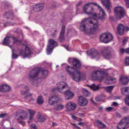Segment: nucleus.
I'll return each mask as SVG.
<instances>
[{
	"mask_svg": "<svg viewBox=\"0 0 129 129\" xmlns=\"http://www.w3.org/2000/svg\"><path fill=\"white\" fill-rule=\"evenodd\" d=\"M91 4H93L95 6H97L99 8H101V7L98 5L96 3H91L87 4L84 7L83 11L87 15L91 14L94 16H96L97 15L93 13V8L90 6V5Z\"/></svg>",
	"mask_w": 129,
	"mask_h": 129,
	"instance_id": "nucleus-7",
	"label": "nucleus"
},
{
	"mask_svg": "<svg viewBox=\"0 0 129 129\" xmlns=\"http://www.w3.org/2000/svg\"><path fill=\"white\" fill-rule=\"evenodd\" d=\"M118 104L116 102H114L112 104L114 106H116L118 105Z\"/></svg>",
	"mask_w": 129,
	"mask_h": 129,
	"instance_id": "nucleus-57",
	"label": "nucleus"
},
{
	"mask_svg": "<svg viewBox=\"0 0 129 129\" xmlns=\"http://www.w3.org/2000/svg\"><path fill=\"white\" fill-rule=\"evenodd\" d=\"M125 52L129 54V48L125 49Z\"/></svg>",
	"mask_w": 129,
	"mask_h": 129,
	"instance_id": "nucleus-56",
	"label": "nucleus"
},
{
	"mask_svg": "<svg viewBox=\"0 0 129 129\" xmlns=\"http://www.w3.org/2000/svg\"><path fill=\"white\" fill-rule=\"evenodd\" d=\"M4 16L8 20H12L13 19L14 17L13 13L11 11L5 12L4 14Z\"/></svg>",
	"mask_w": 129,
	"mask_h": 129,
	"instance_id": "nucleus-20",
	"label": "nucleus"
},
{
	"mask_svg": "<svg viewBox=\"0 0 129 129\" xmlns=\"http://www.w3.org/2000/svg\"><path fill=\"white\" fill-rule=\"evenodd\" d=\"M129 127V118H125L123 119L118 124L117 129H127Z\"/></svg>",
	"mask_w": 129,
	"mask_h": 129,
	"instance_id": "nucleus-9",
	"label": "nucleus"
},
{
	"mask_svg": "<svg viewBox=\"0 0 129 129\" xmlns=\"http://www.w3.org/2000/svg\"><path fill=\"white\" fill-rule=\"evenodd\" d=\"M95 100L97 102H98L100 101L98 97L96 98Z\"/></svg>",
	"mask_w": 129,
	"mask_h": 129,
	"instance_id": "nucleus-62",
	"label": "nucleus"
},
{
	"mask_svg": "<svg viewBox=\"0 0 129 129\" xmlns=\"http://www.w3.org/2000/svg\"><path fill=\"white\" fill-rule=\"evenodd\" d=\"M39 72L42 75V78H43L45 77L48 74V71L47 70H41L40 68Z\"/></svg>",
	"mask_w": 129,
	"mask_h": 129,
	"instance_id": "nucleus-31",
	"label": "nucleus"
},
{
	"mask_svg": "<svg viewBox=\"0 0 129 129\" xmlns=\"http://www.w3.org/2000/svg\"><path fill=\"white\" fill-rule=\"evenodd\" d=\"M122 94L127 97L125 98L126 104L129 106V87H125L121 89Z\"/></svg>",
	"mask_w": 129,
	"mask_h": 129,
	"instance_id": "nucleus-13",
	"label": "nucleus"
},
{
	"mask_svg": "<svg viewBox=\"0 0 129 129\" xmlns=\"http://www.w3.org/2000/svg\"><path fill=\"white\" fill-rule=\"evenodd\" d=\"M8 25H9L8 23H7V22L6 23H4V27H6Z\"/></svg>",
	"mask_w": 129,
	"mask_h": 129,
	"instance_id": "nucleus-60",
	"label": "nucleus"
},
{
	"mask_svg": "<svg viewBox=\"0 0 129 129\" xmlns=\"http://www.w3.org/2000/svg\"><path fill=\"white\" fill-rule=\"evenodd\" d=\"M78 124L81 125H84V123L82 122H80L78 123Z\"/></svg>",
	"mask_w": 129,
	"mask_h": 129,
	"instance_id": "nucleus-61",
	"label": "nucleus"
},
{
	"mask_svg": "<svg viewBox=\"0 0 129 129\" xmlns=\"http://www.w3.org/2000/svg\"><path fill=\"white\" fill-rule=\"evenodd\" d=\"M125 27L123 25L120 23L118 25L117 30L118 33L120 35H122L124 31Z\"/></svg>",
	"mask_w": 129,
	"mask_h": 129,
	"instance_id": "nucleus-25",
	"label": "nucleus"
},
{
	"mask_svg": "<svg viewBox=\"0 0 129 129\" xmlns=\"http://www.w3.org/2000/svg\"><path fill=\"white\" fill-rule=\"evenodd\" d=\"M60 99L58 95H54L50 97L48 100V103L50 105H53L57 103L58 101Z\"/></svg>",
	"mask_w": 129,
	"mask_h": 129,
	"instance_id": "nucleus-15",
	"label": "nucleus"
},
{
	"mask_svg": "<svg viewBox=\"0 0 129 129\" xmlns=\"http://www.w3.org/2000/svg\"><path fill=\"white\" fill-rule=\"evenodd\" d=\"M99 16L98 19H100L102 21H104L106 19V15L104 10L101 8L100 10Z\"/></svg>",
	"mask_w": 129,
	"mask_h": 129,
	"instance_id": "nucleus-19",
	"label": "nucleus"
},
{
	"mask_svg": "<svg viewBox=\"0 0 129 129\" xmlns=\"http://www.w3.org/2000/svg\"><path fill=\"white\" fill-rule=\"evenodd\" d=\"M83 93L84 96H88L90 94V93L87 90L85 89H83Z\"/></svg>",
	"mask_w": 129,
	"mask_h": 129,
	"instance_id": "nucleus-39",
	"label": "nucleus"
},
{
	"mask_svg": "<svg viewBox=\"0 0 129 129\" xmlns=\"http://www.w3.org/2000/svg\"><path fill=\"white\" fill-rule=\"evenodd\" d=\"M66 70L69 75L72 76L73 80L76 82L86 79L85 74H82L79 70H76L72 66H68L66 67Z\"/></svg>",
	"mask_w": 129,
	"mask_h": 129,
	"instance_id": "nucleus-2",
	"label": "nucleus"
},
{
	"mask_svg": "<svg viewBox=\"0 0 129 129\" xmlns=\"http://www.w3.org/2000/svg\"><path fill=\"white\" fill-rule=\"evenodd\" d=\"M62 46L64 47L67 50H69L68 47L67 45H63Z\"/></svg>",
	"mask_w": 129,
	"mask_h": 129,
	"instance_id": "nucleus-54",
	"label": "nucleus"
},
{
	"mask_svg": "<svg viewBox=\"0 0 129 129\" xmlns=\"http://www.w3.org/2000/svg\"><path fill=\"white\" fill-rule=\"evenodd\" d=\"M57 85V87L53 88L52 90V91L57 90L59 92H62V90L65 89L67 86V84L62 81L58 82Z\"/></svg>",
	"mask_w": 129,
	"mask_h": 129,
	"instance_id": "nucleus-12",
	"label": "nucleus"
},
{
	"mask_svg": "<svg viewBox=\"0 0 129 129\" xmlns=\"http://www.w3.org/2000/svg\"><path fill=\"white\" fill-rule=\"evenodd\" d=\"M112 49L110 47H104L102 50V53L104 57L106 59H109L111 57V51Z\"/></svg>",
	"mask_w": 129,
	"mask_h": 129,
	"instance_id": "nucleus-11",
	"label": "nucleus"
},
{
	"mask_svg": "<svg viewBox=\"0 0 129 129\" xmlns=\"http://www.w3.org/2000/svg\"><path fill=\"white\" fill-rule=\"evenodd\" d=\"M28 111L30 114L29 120H30L33 119V116L35 114V112L34 111L30 110L29 109H28Z\"/></svg>",
	"mask_w": 129,
	"mask_h": 129,
	"instance_id": "nucleus-34",
	"label": "nucleus"
},
{
	"mask_svg": "<svg viewBox=\"0 0 129 129\" xmlns=\"http://www.w3.org/2000/svg\"><path fill=\"white\" fill-rule=\"evenodd\" d=\"M31 127L33 129H37L36 125L35 124H32L30 125Z\"/></svg>",
	"mask_w": 129,
	"mask_h": 129,
	"instance_id": "nucleus-49",
	"label": "nucleus"
},
{
	"mask_svg": "<svg viewBox=\"0 0 129 129\" xmlns=\"http://www.w3.org/2000/svg\"><path fill=\"white\" fill-rule=\"evenodd\" d=\"M125 52V49L124 50L123 48H122L120 49V52L121 53H123Z\"/></svg>",
	"mask_w": 129,
	"mask_h": 129,
	"instance_id": "nucleus-46",
	"label": "nucleus"
},
{
	"mask_svg": "<svg viewBox=\"0 0 129 129\" xmlns=\"http://www.w3.org/2000/svg\"><path fill=\"white\" fill-rule=\"evenodd\" d=\"M95 18H89L84 20L82 21L80 24V29L82 31H84L85 33H88L89 29L87 28L86 25L88 24L92 26L91 28H90V30L92 29L95 30L97 29L99 27V24L98 20Z\"/></svg>",
	"mask_w": 129,
	"mask_h": 129,
	"instance_id": "nucleus-1",
	"label": "nucleus"
},
{
	"mask_svg": "<svg viewBox=\"0 0 129 129\" xmlns=\"http://www.w3.org/2000/svg\"><path fill=\"white\" fill-rule=\"evenodd\" d=\"M125 62L126 66H129V56L125 58Z\"/></svg>",
	"mask_w": 129,
	"mask_h": 129,
	"instance_id": "nucleus-40",
	"label": "nucleus"
},
{
	"mask_svg": "<svg viewBox=\"0 0 129 129\" xmlns=\"http://www.w3.org/2000/svg\"><path fill=\"white\" fill-rule=\"evenodd\" d=\"M87 54H89L93 58H100V55L96 50L94 48L91 49L90 51L87 52Z\"/></svg>",
	"mask_w": 129,
	"mask_h": 129,
	"instance_id": "nucleus-16",
	"label": "nucleus"
},
{
	"mask_svg": "<svg viewBox=\"0 0 129 129\" xmlns=\"http://www.w3.org/2000/svg\"><path fill=\"white\" fill-rule=\"evenodd\" d=\"M122 111L124 113H125L128 110V108L126 107H124L122 108Z\"/></svg>",
	"mask_w": 129,
	"mask_h": 129,
	"instance_id": "nucleus-42",
	"label": "nucleus"
},
{
	"mask_svg": "<svg viewBox=\"0 0 129 129\" xmlns=\"http://www.w3.org/2000/svg\"><path fill=\"white\" fill-rule=\"evenodd\" d=\"M40 71V68H35L31 70L29 73V81L32 84L36 86H37V85L35 84V83H37L36 78L38 76Z\"/></svg>",
	"mask_w": 129,
	"mask_h": 129,
	"instance_id": "nucleus-4",
	"label": "nucleus"
},
{
	"mask_svg": "<svg viewBox=\"0 0 129 129\" xmlns=\"http://www.w3.org/2000/svg\"><path fill=\"white\" fill-rule=\"evenodd\" d=\"M62 46L64 47L67 50H69L68 47L67 45H63Z\"/></svg>",
	"mask_w": 129,
	"mask_h": 129,
	"instance_id": "nucleus-53",
	"label": "nucleus"
},
{
	"mask_svg": "<svg viewBox=\"0 0 129 129\" xmlns=\"http://www.w3.org/2000/svg\"><path fill=\"white\" fill-rule=\"evenodd\" d=\"M10 90V87L7 85H3L0 86V91L6 92L9 91Z\"/></svg>",
	"mask_w": 129,
	"mask_h": 129,
	"instance_id": "nucleus-27",
	"label": "nucleus"
},
{
	"mask_svg": "<svg viewBox=\"0 0 129 129\" xmlns=\"http://www.w3.org/2000/svg\"><path fill=\"white\" fill-rule=\"evenodd\" d=\"M96 123L97 126L100 128H104L106 127V125L101 121L97 120L96 121Z\"/></svg>",
	"mask_w": 129,
	"mask_h": 129,
	"instance_id": "nucleus-30",
	"label": "nucleus"
},
{
	"mask_svg": "<svg viewBox=\"0 0 129 129\" xmlns=\"http://www.w3.org/2000/svg\"><path fill=\"white\" fill-rule=\"evenodd\" d=\"M51 36L53 38L55 37L56 36V34L55 33H52L51 34Z\"/></svg>",
	"mask_w": 129,
	"mask_h": 129,
	"instance_id": "nucleus-47",
	"label": "nucleus"
},
{
	"mask_svg": "<svg viewBox=\"0 0 129 129\" xmlns=\"http://www.w3.org/2000/svg\"><path fill=\"white\" fill-rule=\"evenodd\" d=\"M92 78L94 80H97L101 81L104 79L111 81H112L115 79L108 76V74L104 72L97 70L94 72L92 74Z\"/></svg>",
	"mask_w": 129,
	"mask_h": 129,
	"instance_id": "nucleus-3",
	"label": "nucleus"
},
{
	"mask_svg": "<svg viewBox=\"0 0 129 129\" xmlns=\"http://www.w3.org/2000/svg\"><path fill=\"white\" fill-rule=\"evenodd\" d=\"M7 113H5L3 114H0V118H3L7 116Z\"/></svg>",
	"mask_w": 129,
	"mask_h": 129,
	"instance_id": "nucleus-43",
	"label": "nucleus"
},
{
	"mask_svg": "<svg viewBox=\"0 0 129 129\" xmlns=\"http://www.w3.org/2000/svg\"><path fill=\"white\" fill-rule=\"evenodd\" d=\"M38 121L41 122H43L45 120V117L42 115H39L37 117Z\"/></svg>",
	"mask_w": 129,
	"mask_h": 129,
	"instance_id": "nucleus-35",
	"label": "nucleus"
},
{
	"mask_svg": "<svg viewBox=\"0 0 129 129\" xmlns=\"http://www.w3.org/2000/svg\"><path fill=\"white\" fill-rule=\"evenodd\" d=\"M72 63L73 67L76 68L80 69L82 66V64L81 62L78 59L74 58L72 61Z\"/></svg>",
	"mask_w": 129,
	"mask_h": 129,
	"instance_id": "nucleus-24",
	"label": "nucleus"
},
{
	"mask_svg": "<svg viewBox=\"0 0 129 129\" xmlns=\"http://www.w3.org/2000/svg\"><path fill=\"white\" fill-rule=\"evenodd\" d=\"M64 94L67 99H71L74 95V93L70 90H68L64 92Z\"/></svg>",
	"mask_w": 129,
	"mask_h": 129,
	"instance_id": "nucleus-29",
	"label": "nucleus"
},
{
	"mask_svg": "<svg viewBox=\"0 0 129 129\" xmlns=\"http://www.w3.org/2000/svg\"><path fill=\"white\" fill-rule=\"evenodd\" d=\"M120 81L122 82V84L125 85L128 83L129 81V79L128 77L127 76H121L120 77Z\"/></svg>",
	"mask_w": 129,
	"mask_h": 129,
	"instance_id": "nucleus-28",
	"label": "nucleus"
},
{
	"mask_svg": "<svg viewBox=\"0 0 129 129\" xmlns=\"http://www.w3.org/2000/svg\"><path fill=\"white\" fill-rule=\"evenodd\" d=\"M102 2L106 8L108 10L110 9L111 6L109 0H101Z\"/></svg>",
	"mask_w": 129,
	"mask_h": 129,
	"instance_id": "nucleus-26",
	"label": "nucleus"
},
{
	"mask_svg": "<svg viewBox=\"0 0 129 129\" xmlns=\"http://www.w3.org/2000/svg\"><path fill=\"white\" fill-rule=\"evenodd\" d=\"M65 26L63 25L62 27L61 30L60 34L59 37V41L61 42H64L65 41L64 34L65 31Z\"/></svg>",
	"mask_w": 129,
	"mask_h": 129,
	"instance_id": "nucleus-22",
	"label": "nucleus"
},
{
	"mask_svg": "<svg viewBox=\"0 0 129 129\" xmlns=\"http://www.w3.org/2000/svg\"><path fill=\"white\" fill-rule=\"evenodd\" d=\"M44 7V4L43 3L38 4L33 6V10L36 12H38L42 10Z\"/></svg>",
	"mask_w": 129,
	"mask_h": 129,
	"instance_id": "nucleus-23",
	"label": "nucleus"
},
{
	"mask_svg": "<svg viewBox=\"0 0 129 129\" xmlns=\"http://www.w3.org/2000/svg\"><path fill=\"white\" fill-rule=\"evenodd\" d=\"M72 118H73L75 120L76 119V117H75V116H72Z\"/></svg>",
	"mask_w": 129,
	"mask_h": 129,
	"instance_id": "nucleus-64",
	"label": "nucleus"
},
{
	"mask_svg": "<svg viewBox=\"0 0 129 129\" xmlns=\"http://www.w3.org/2000/svg\"><path fill=\"white\" fill-rule=\"evenodd\" d=\"M114 87V86H109L105 87V89L108 92H111L112 90Z\"/></svg>",
	"mask_w": 129,
	"mask_h": 129,
	"instance_id": "nucleus-37",
	"label": "nucleus"
},
{
	"mask_svg": "<svg viewBox=\"0 0 129 129\" xmlns=\"http://www.w3.org/2000/svg\"><path fill=\"white\" fill-rule=\"evenodd\" d=\"M125 29L127 31H129V27L128 26H126L125 27Z\"/></svg>",
	"mask_w": 129,
	"mask_h": 129,
	"instance_id": "nucleus-59",
	"label": "nucleus"
},
{
	"mask_svg": "<svg viewBox=\"0 0 129 129\" xmlns=\"http://www.w3.org/2000/svg\"><path fill=\"white\" fill-rule=\"evenodd\" d=\"M72 125L74 126L75 128L77 126L76 125L75 123H72Z\"/></svg>",
	"mask_w": 129,
	"mask_h": 129,
	"instance_id": "nucleus-63",
	"label": "nucleus"
},
{
	"mask_svg": "<svg viewBox=\"0 0 129 129\" xmlns=\"http://www.w3.org/2000/svg\"><path fill=\"white\" fill-rule=\"evenodd\" d=\"M32 95V94L30 93L28 94H27L25 96V97L26 98H27L28 96H31Z\"/></svg>",
	"mask_w": 129,
	"mask_h": 129,
	"instance_id": "nucleus-58",
	"label": "nucleus"
},
{
	"mask_svg": "<svg viewBox=\"0 0 129 129\" xmlns=\"http://www.w3.org/2000/svg\"><path fill=\"white\" fill-rule=\"evenodd\" d=\"M7 23H8L9 25H12L13 26L15 24V23L14 22L11 23L10 22L8 21L7 22Z\"/></svg>",
	"mask_w": 129,
	"mask_h": 129,
	"instance_id": "nucleus-48",
	"label": "nucleus"
},
{
	"mask_svg": "<svg viewBox=\"0 0 129 129\" xmlns=\"http://www.w3.org/2000/svg\"><path fill=\"white\" fill-rule=\"evenodd\" d=\"M37 103L39 104H42L43 102V100L41 96H39L37 99Z\"/></svg>",
	"mask_w": 129,
	"mask_h": 129,
	"instance_id": "nucleus-36",
	"label": "nucleus"
},
{
	"mask_svg": "<svg viewBox=\"0 0 129 129\" xmlns=\"http://www.w3.org/2000/svg\"><path fill=\"white\" fill-rule=\"evenodd\" d=\"M62 46L64 47L67 50H69L68 47L67 45H63Z\"/></svg>",
	"mask_w": 129,
	"mask_h": 129,
	"instance_id": "nucleus-55",
	"label": "nucleus"
},
{
	"mask_svg": "<svg viewBox=\"0 0 129 129\" xmlns=\"http://www.w3.org/2000/svg\"><path fill=\"white\" fill-rule=\"evenodd\" d=\"M22 114V115H20L19 118H16L17 119H20L22 120L25 119L27 117V113L25 112H24V110H20L18 111L16 114L17 115H18V114L21 115Z\"/></svg>",
	"mask_w": 129,
	"mask_h": 129,
	"instance_id": "nucleus-17",
	"label": "nucleus"
},
{
	"mask_svg": "<svg viewBox=\"0 0 129 129\" xmlns=\"http://www.w3.org/2000/svg\"><path fill=\"white\" fill-rule=\"evenodd\" d=\"M89 87L92 90L94 91L98 90L99 89V86L95 85L94 83L93 84L89 86Z\"/></svg>",
	"mask_w": 129,
	"mask_h": 129,
	"instance_id": "nucleus-33",
	"label": "nucleus"
},
{
	"mask_svg": "<svg viewBox=\"0 0 129 129\" xmlns=\"http://www.w3.org/2000/svg\"><path fill=\"white\" fill-rule=\"evenodd\" d=\"M29 88L28 86H25L24 87L23 90H21L20 93L22 95H24L27 93L29 90Z\"/></svg>",
	"mask_w": 129,
	"mask_h": 129,
	"instance_id": "nucleus-32",
	"label": "nucleus"
},
{
	"mask_svg": "<svg viewBox=\"0 0 129 129\" xmlns=\"http://www.w3.org/2000/svg\"><path fill=\"white\" fill-rule=\"evenodd\" d=\"M31 53V52L29 47L26 46L24 50H21L20 52V55L24 58L29 57Z\"/></svg>",
	"mask_w": 129,
	"mask_h": 129,
	"instance_id": "nucleus-14",
	"label": "nucleus"
},
{
	"mask_svg": "<svg viewBox=\"0 0 129 129\" xmlns=\"http://www.w3.org/2000/svg\"><path fill=\"white\" fill-rule=\"evenodd\" d=\"M115 17L117 20H120L125 16L126 12L124 9L121 6L116 7L114 10Z\"/></svg>",
	"mask_w": 129,
	"mask_h": 129,
	"instance_id": "nucleus-5",
	"label": "nucleus"
},
{
	"mask_svg": "<svg viewBox=\"0 0 129 129\" xmlns=\"http://www.w3.org/2000/svg\"><path fill=\"white\" fill-rule=\"evenodd\" d=\"M11 39L13 41V44L17 45L20 44L22 41L21 40L18 39L17 38L14 37L7 36L4 39L3 42V44L5 45L8 46L10 48L12 49V46H9L8 45L10 43V40Z\"/></svg>",
	"mask_w": 129,
	"mask_h": 129,
	"instance_id": "nucleus-6",
	"label": "nucleus"
},
{
	"mask_svg": "<svg viewBox=\"0 0 129 129\" xmlns=\"http://www.w3.org/2000/svg\"><path fill=\"white\" fill-rule=\"evenodd\" d=\"M18 123L19 124L22 125L23 126H24L25 125V122L24 121H20L18 122Z\"/></svg>",
	"mask_w": 129,
	"mask_h": 129,
	"instance_id": "nucleus-44",
	"label": "nucleus"
},
{
	"mask_svg": "<svg viewBox=\"0 0 129 129\" xmlns=\"http://www.w3.org/2000/svg\"><path fill=\"white\" fill-rule=\"evenodd\" d=\"M113 36L109 33H105L102 34L100 37V41L101 42L106 43H109L112 40Z\"/></svg>",
	"mask_w": 129,
	"mask_h": 129,
	"instance_id": "nucleus-8",
	"label": "nucleus"
},
{
	"mask_svg": "<svg viewBox=\"0 0 129 129\" xmlns=\"http://www.w3.org/2000/svg\"><path fill=\"white\" fill-rule=\"evenodd\" d=\"M112 108L111 107H109L106 108V111H111L112 110Z\"/></svg>",
	"mask_w": 129,
	"mask_h": 129,
	"instance_id": "nucleus-51",
	"label": "nucleus"
},
{
	"mask_svg": "<svg viewBox=\"0 0 129 129\" xmlns=\"http://www.w3.org/2000/svg\"><path fill=\"white\" fill-rule=\"evenodd\" d=\"M64 107V106L62 105H59L57 106V107L56 108V109L57 110H59L62 109Z\"/></svg>",
	"mask_w": 129,
	"mask_h": 129,
	"instance_id": "nucleus-41",
	"label": "nucleus"
},
{
	"mask_svg": "<svg viewBox=\"0 0 129 129\" xmlns=\"http://www.w3.org/2000/svg\"><path fill=\"white\" fill-rule=\"evenodd\" d=\"M126 1V6L127 8H129V0H125Z\"/></svg>",
	"mask_w": 129,
	"mask_h": 129,
	"instance_id": "nucleus-45",
	"label": "nucleus"
},
{
	"mask_svg": "<svg viewBox=\"0 0 129 129\" xmlns=\"http://www.w3.org/2000/svg\"><path fill=\"white\" fill-rule=\"evenodd\" d=\"M48 42L49 44L47 46V53L48 54H49L51 53L54 47L58 45V44L56 42L52 39L49 40Z\"/></svg>",
	"mask_w": 129,
	"mask_h": 129,
	"instance_id": "nucleus-10",
	"label": "nucleus"
},
{
	"mask_svg": "<svg viewBox=\"0 0 129 129\" xmlns=\"http://www.w3.org/2000/svg\"><path fill=\"white\" fill-rule=\"evenodd\" d=\"M82 2L81 1L78 2L76 6L77 7L81 5L82 4Z\"/></svg>",
	"mask_w": 129,
	"mask_h": 129,
	"instance_id": "nucleus-52",
	"label": "nucleus"
},
{
	"mask_svg": "<svg viewBox=\"0 0 129 129\" xmlns=\"http://www.w3.org/2000/svg\"><path fill=\"white\" fill-rule=\"evenodd\" d=\"M76 107V105L71 102H69L67 103L66 106L67 110L69 111L74 110Z\"/></svg>",
	"mask_w": 129,
	"mask_h": 129,
	"instance_id": "nucleus-18",
	"label": "nucleus"
},
{
	"mask_svg": "<svg viewBox=\"0 0 129 129\" xmlns=\"http://www.w3.org/2000/svg\"><path fill=\"white\" fill-rule=\"evenodd\" d=\"M14 49H12V59H16L19 56V55L16 54L14 53Z\"/></svg>",
	"mask_w": 129,
	"mask_h": 129,
	"instance_id": "nucleus-38",
	"label": "nucleus"
},
{
	"mask_svg": "<svg viewBox=\"0 0 129 129\" xmlns=\"http://www.w3.org/2000/svg\"><path fill=\"white\" fill-rule=\"evenodd\" d=\"M127 39L126 38H125L123 40V45H124L127 41Z\"/></svg>",
	"mask_w": 129,
	"mask_h": 129,
	"instance_id": "nucleus-50",
	"label": "nucleus"
},
{
	"mask_svg": "<svg viewBox=\"0 0 129 129\" xmlns=\"http://www.w3.org/2000/svg\"><path fill=\"white\" fill-rule=\"evenodd\" d=\"M87 101L84 98L80 96L79 98L78 104L81 106L84 107L87 104Z\"/></svg>",
	"mask_w": 129,
	"mask_h": 129,
	"instance_id": "nucleus-21",
	"label": "nucleus"
}]
</instances>
